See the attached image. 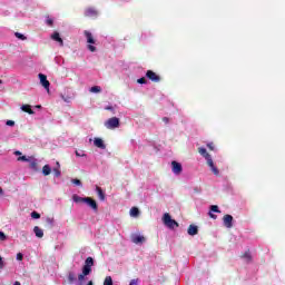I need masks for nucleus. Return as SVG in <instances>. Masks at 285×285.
<instances>
[{
	"mask_svg": "<svg viewBox=\"0 0 285 285\" xmlns=\"http://www.w3.org/2000/svg\"><path fill=\"white\" fill-rule=\"evenodd\" d=\"M96 193H97L100 202H106V194L104 193V189H101V187L97 186Z\"/></svg>",
	"mask_w": 285,
	"mask_h": 285,
	"instance_id": "obj_15",
	"label": "nucleus"
},
{
	"mask_svg": "<svg viewBox=\"0 0 285 285\" xmlns=\"http://www.w3.org/2000/svg\"><path fill=\"white\" fill-rule=\"evenodd\" d=\"M46 23H47V26H52V23H53L52 18H47Z\"/></svg>",
	"mask_w": 285,
	"mask_h": 285,
	"instance_id": "obj_38",
	"label": "nucleus"
},
{
	"mask_svg": "<svg viewBox=\"0 0 285 285\" xmlns=\"http://www.w3.org/2000/svg\"><path fill=\"white\" fill-rule=\"evenodd\" d=\"M129 214H130V217H139V208L132 207Z\"/></svg>",
	"mask_w": 285,
	"mask_h": 285,
	"instance_id": "obj_23",
	"label": "nucleus"
},
{
	"mask_svg": "<svg viewBox=\"0 0 285 285\" xmlns=\"http://www.w3.org/2000/svg\"><path fill=\"white\" fill-rule=\"evenodd\" d=\"M36 108H41V105L36 106Z\"/></svg>",
	"mask_w": 285,
	"mask_h": 285,
	"instance_id": "obj_52",
	"label": "nucleus"
},
{
	"mask_svg": "<svg viewBox=\"0 0 285 285\" xmlns=\"http://www.w3.org/2000/svg\"><path fill=\"white\" fill-rule=\"evenodd\" d=\"M207 148L210 150H215V147L213 146V142L207 144Z\"/></svg>",
	"mask_w": 285,
	"mask_h": 285,
	"instance_id": "obj_44",
	"label": "nucleus"
},
{
	"mask_svg": "<svg viewBox=\"0 0 285 285\" xmlns=\"http://www.w3.org/2000/svg\"><path fill=\"white\" fill-rule=\"evenodd\" d=\"M68 282L69 284H75V282H77V276L75 275V272L68 273Z\"/></svg>",
	"mask_w": 285,
	"mask_h": 285,
	"instance_id": "obj_21",
	"label": "nucleus"
},
{
	"mask_svg": "<svg viewBox=\"0 0 285 285\" xmlns=\"http://www.w3.org/2000/svg\"><path fill=\"white\" fill-rule=\"evenodd\" d=\"M50 173H52V168H50V165H45L42 167V175H45V177H48V175H50Z\"/></svg>",
	"mask_w": 285,
	"mask_h": 285,
	"instance_id": "obj_20",
	"label": "nucleus"
},
{
	"mask_svg": "<svg viewBox=\"0 0 285 285\" xmlns=\"http://www.w3.org/2000/svg\"><path fill=\"white\" fill-rule=\"evenodd\" d=\"M187 233L188 235L194 237V235H197V233H199V227H197V225H189Z\"/></svg>",
	"mask_w": 285,
	"mask_h": 285,
	"instance_id": "obj_14",
	"label": "nucleus"
},
{
	"mask_svg": "<svg viewBox=\"0 0 285 285\" xmlns=\"http://www.w3.org/2000/svg\"><path fill=\"white\" fill-rule=\"evenodd\" d=\"M31 217H32V219H40L41 215L39 213H37V212H32L31 213Z\"/></svg>",
	"mask_w": 285,
	"mask_h": 285,
	"instance_id": "obj_30",
	"label": "nucleus"
},
{
	"mask_svg": "<svg viewBox=\"0 0 285 285\" xmlns=\"http://www.w3.org/2000/svg\"><path fill=\"white\" fill-rule=\"evenodd\" d=\"M104 285H112V277L111 276H107L105 278Z\"/></svg>",
	"mask_w": 285,
	"mask_h": 285,
	"instance_id": "obj_28",
	"label": "nucleus"
},
{
	"mask_svg": "<svg viewBox=\"0 0 285 285\" xmlns=\"http://www.w3.org/2000/svg\"><path fill=\"white\" fill-rule=\"evenodd\" d=\"M17 161H27L31 170H35V173L39 170V160L35 156H21L17 158Z\"/></svg>",
	"mask_w": 285,
	"mask_h": 285,
	"instance_id": "obj_3",
	"label": "nucleus"
},
{
	"mask_svg": "<svg viewBox=\"0 0 285 285\" xmlns=\"http://www.w3.org/2000/svg\"><path fill=\"white\" fill-rule=\"evenodd\" d=\"M6 126H10V127L14 126V120H7Z\"/></svg>",
	"mask_w": 285,
	"mask_h": 285,
	"instance_id": "obj_39",
	"label": "nucleus"
},
{
	"mask_svg": "<svg viewBox=\"0 0 285 285\" xmlns=\"http://www.w3.org/2000/svg\"><path fill=\"white\" fill-rule=\"evenodd\" d=\"M60 97L65 101V104H70V100H71L70 96L66 97V96L61 95Z\"/></svg>",
	"mask_w": 285,
	"mask_h": 285,
	"instance_id": "obj_31",
	"label": "nucleus"
},
{
	"mask_svg": "<svg viewBox=\"0 0 285 285\" xmlns=\"http://www.w3.org/2000/svg\"><path fill=\"white\" fill-rule=\"evenodd\" d=\"M171 170L174 173V175H181V171L184 170V168L181 167V164L178 161H171Z\"/></svg>",
	"mask_w": 285,
	"mask_h": 285,
	"instance_id": "obj_8",
	"label": "nucleus"
},
{
	"mask_svg": "<svg viewBox=\"0 0 285 285\" xmlns=\"http://www.w3.org/2000/svg\"><path fill=\"white\" fill-rule=\"evenodd\" d=\"M243 258L246 261V262H250L253 259V256H250V252H246L244 255H243Z\"/></svg>",
	"mask_w": 285,
	"mask_h": 285,
	"instance_id": "obj_25",
	"label": "nucleus"
},
{
	"mask_svg": "<svg viewBox=\"0 0 285 285\" xmlns=\"http://www.w3.org/2000/svg\"><path fill=\"white\" fill-rule=\"evenodd\" d=\"M76 157H88V155H86V151L83 150H76Z\"/></svg>",
	"mask_w": 285,
	"mask_h": 285,
	"instance_id": "obj_27",
	"label": "nucleus"
},
{
	"mask_svg": "<svg viewBox=\"0 0 285 285\" xmlns=\"http://www.w3.org/2000/svg\"><path fill=\"white\" fill-rule=\"evenodd\" d=\"M164 124H170V119L168 117L163 118Z\"/></svg>",
	"mask_w": 285,
	"mask_h": 285,
	"instance_id": "obj_43",
	"label": "nucleus"
},
{
	"mask_svg": "<svg viewBox=\"0 0 285 285\" xmlns=\"http://www.w3.org/2000/svg\"><path fill=\"white\" fill-rule=\"evenodd\" d=\"M163 224H165V226L167 228H169L170 230H174V228H179V223H177V220L173 219V217L168 213L164 214Z\"/></svg>",
	"mask_w": 285,
	"mask_h": 285,
	"instance_id": "obj_4",
	"label": "nucleus"
},
{
	"mask_svg": "<svg viewBox=\"0 0 285 285\" xmlns=\"http://www.w3.org/2000/svg\"><path fill=\"white\" fill-rule=\"evenodd\" d=\"M129 285H139V279H131Z\"/></svg>",
	"mask_w": 285,
	"mask_h": 285,
	"instance_id": "obj_40",
	"label": "nucleus"
},
{
	"mask_svg": "<svg viewBox=\"0 0 285 285\" xmlns=\"http://www.w3.org/2000/svg\"><path fill=\"white\" fill-rule=\"evenodd\" d=\"M14 37H17V39H20L21 41H26V39H28L26 36H23V35L20 33V32H16V33H14Z\"/></svg>",
	"mask_w": 285,
	"mask_h": 285,
	"instance_id": "obj_26",
	"label": "nucleus"
},
{
	"mask_svg": "<svg viewBox=\"0 0 285 285\" xmlns=\"http://www.w3.org/2000/svg\"><path fill=\"white\" fill-rule=\"evenodd\" d=\"M146 77L147 79H150V81H154V83H159V81H161V77H159L157 73H155V71L153 70H148L146 72Z\"/></svg>",
	"mask_w": 285,
	"mask_h": 285,
	"instance_id": "obj_7",
	"label": "nucleus"
},
{
	"mask_svg": "<svg viewBox=\"0 0 285 285\" xmlns=\"http://www.w3.org/2000/svg\"><path fill=\"white\" fill-rule=\"evenodd\" d=\"M16 259H18V262H22L23 261V254L18 253Z\"/></svg>",
	"mask_w": 285,
	"mask_h": 285,
	"instance_id": "obj_37",
	"label": "nucleus"
},
{
	"mask_svg": "<svg viewBox=\"0 0 285 285\" xmlns=\"http://www.w3.org/2000/svg\"><path fill=\"white\" fill-rule=\"evenodd\" d=\"M1 83H3V80L0 79V86H1Z\"/></svg>",
	"mask_w": 285,
	"mask_h": 285,
	"instance_id": "obj_53",
	"label": "nucleus"
},
{
	"mask_svg": "<svg viewBox=\"0 0 285 285\" xmlns=\"http://www.w3.org/2000/svg\"><path fill=\"white\" fill-rule=\"evenodd\" d=\"M131 242L134 244H144V242H146V237H144L141 235L132 234L131 235Z\"/></svg>",
	"mask_w": 285,
	"mask_h": 285,
	"instance_id": "obj_11",
	"label": "nucleus"
},
{
	"mask_svg": "<svg viewBox=\"0 0 285 285\" xmlns=\"http://www.w3.org/2000/svg\"><path fill=\"white\" fill-rule=\"evenodd\" d=\"M209 217H212V219H217V215L213 214V212H209Z\"/></svg>",
	"mask_w": 285,
	"mask_h": 285,
	"instance_id": "obj_45",
	"label": "nucleus"
},
{
	"mask_svg": "<svg viewBox=\"0 0 285 285\" xmlns=\"http://www.w3.org/2000/svg\"><path fill=\"white\" fill-rule=\"evenodd\" d=\"M88 50H90V52H96L97 51V47L92 46V45H88Z\"/></svg>",
	"mask_w": 285,
	"mask_h": 285,
	"instance_id": "obj_35",
	"label": "nucleus"
},
{
	"mask_svg": "<svg viewBox=\"0 0 285 285\" xmlns=\"http://www.w3.org/2000/svg\"><path fill=\"white\" fill-rule=\"evenodd\" d=\"M21 110H23V112H28V115H35V110L30 108V105H22Z\"/></svg>",
	"mask_w": 285,
	"mask_h": 285,
	"instance_id": "obj_19",
	"label": "nucleus"
},
{
	"mask_svg": "<svg viewBox=\"0 0 285 285\" xmlns=\"http://www.w3.org/2000/svg\"><path fill=\"white\" fill-rule=\"evenodd\" d=\"M85 37L87 39V43H96L95 38H92V33L90 31H85Z\"/></svg>",
	"mask_w": 285,
	"mask_h": 285,
	"instance_id": "obj_16",
	"label": "nucleus"
},
{
	"mask_svg": "<svg viewBox=\"0 0 285 285\" xmlns=\"http://www.w3.org/2000/svg\"><path fill=\"white\" fill-rule=\"evenodd\" d=\"M85 204H87V206H89V208H91L92 210H95L97 213L98 206H97V202L95 199H92L90 197H86Z\"/></svg>",
	"mask_w": 285,
	"mask_h": 285,
	"instance_id": "obj_9",
	"label": "nucleus"
},
{
	"mask_svg": "<svg viewBox=\"0 0 285 285\" xmlns=\"http://www.w3.org/2000/svg\"><path fill=\"white\" fill-rule=\"evenodd\" d=\"M198 153H199V155H202L206 159L207 165L209 166V168L214 173V175H219V169H217L215 167V163L213 161V157L210 156V154H208L206 148H204V147L198 148Z\"/></svg>",
	"mask_w": 285,
	"mask_h": 285,
	"instance_id": "obj_2",
	"label": "nucleus"
},
{
	"mask_svg": "<svg viewBox=\"0 0 285 285\" xmlns=\"http://www.w3.org/2000/svg\"><path fill=\"white\" fill-rule=\"evenodd\" d=\"M223 223H224V226L226 227V228H233V216H230V215H225L224 217H223Z\"/></svg>",
	"mask_w": 285,
	"mask_h": 285,
	"instance_id": "obj_10",
	"label": "nucleus"
},
{
	"mask_svg": "<svg viewBox=\"0 0 285 285\" xmlns=\"http://www.w3.org/2000/svg\"><path fill=\"white\" fill-rule=\"evenodd\" d=\"M92 266H95V259L92 257H87L85 261V265L82 267V273L78 275V284L81 285L83 283V279L92 273Z\"/></svg>",
	"mask_w": 285,
	"mask_h": 285,
	"instance_id": "obj_1",
	"label": "nucleus"
},
{
	"mask_svg": "<svg viewBox=\"0 0 285 285\" xmlns=\"http://www.w3.org/2000/svg\"><path fill=\"white\" fill-rule=\"evenodd\" d=\"M39 79H40V83L42 87H45V89L47 90V92H50V81H48V77L43 73H39Z\"/></svg>",
	"mask_w": 285,
	"mask_h": 285,
	"instance_id": "obj_6",
	"label": "nucleus"
},
{
	"mask_svg": "<svg viewBox=\"0 0 285 285\" xmlns=\"http://www.w3.org/2000/svg\"><path fill=\"white\" fill-rule=\"evenodd\" d=\"M13 155H16V157H21L22 154H21V151L17 150L13 153Z\"/></svg>",
	"mask_w": 285,
	"mask_h": 285,
	"instance_id": "obj_46",
	"label": "nucleus"
},
{
	"mask_svg": "<svg viewBox=\"0 0 285 285\" xmlns=\"http://www.w3.org/2000/svg\"><path fill=\"white\" fill-rule=\"evenodd\" d=\"M105 126L106 128H108V130H115V128H119V118L117 117L109 118L105 122Z\"/></svg>",
	"mask_w": 285,
	"mask_h": 285,
	"instance_id": "obj_5",
	"label": "nucleus"
},
{
	"mask_svg": "<svg viewBox=\"0 0 285 285\" xmlns=\"http://www.w3.org/2000/svg\"><path fill=\"white\" fill-rule=\"evenodd\" d=\"M55 177H61V170L59 168H53Z\"/></svg>",
	"mask_w": 285,
	"mask_h": 285,
	"instance_id": "obj_32",
	"label": "nucleus"
},
{
	"mask_svg": "<svg viewBox=\"0 0 285 285\" xmlns=\"http://www.w3.org/2000/svg\"><path fill=\"white\" fill-rule=\"evenodd\" d=\"M13 285H21V283H19V281H16Z\"/></svg>",
	"mask_w": 285,
	"mask_h": 285,
	"instance_id": "obj_49",
	"label": "nucleus"
},
{
	"mask_svg": "<svg viewBox=\"0 0 285 285\" xmlns=\"http://www.w3.org/2000/svg\"><path fill=\"white\" fill-rule=\"evenodd\" d=\"M33 233H35L36 237H39V239H41V237H43V229H41L39 226L33 227Z\"/></svg>",
	"mask_w": 285,
	"mask_h": 285,
	"instance_id": "obj_18",
	"label": "nucleus"
},
{
	"mask_svg": "<svg viewBox=\"0 0 285 285\" xmlns=\"http://www.w3.org/2000/svg\"><path fill=\"white\" fill-rule=\"evenodd\" d=\"M71 184H75V186H81V180L73 178L71 179Z\"/></svg>",
	"mask_w": 285,
	"mask_h": 285,
	"instance_id": "obj_34",
	"label": "nucleus"
},
{
	"mask_svg": "<svg viewBox=\"0 0 285 285\" xmlns=\"http://www.w3.org/2000/svg\"><path fill=\"white\" fill-rule=\"evenodd\" d=\"M210 210H212V213H222V212L219 210V207H218L217 205H212V206H210Z\"/></svg>",
	"mask_w": 285,
	"mask_h": 285,
	"instance_id": "obj_29",
	"label": "nucleus"
},
{
	"mask_svg": "<svg viewBox=\"0 0 285 285\" xmlns=\"http://www.w3.org/2000/svg\"><path fill=\"white\" fill-rule=\"evenodd\" d=\"M72 199L76 204H86V197H80L79 195L75 194Z\"/></svg>",
	"mask_w": 285,
	"mask_h": 285,
	"instance_id": "obj_17",
	"label": "nucleus"
},
{
	"mask_svg": "<svg viewBox=\"0 0 285 285\" xmlns=\"http://www.w3.org/2000/svg\"><path fill=\"white\" fill-rule=\"evenodd\" d=\"M87 285H94L92 281H89Z\"/></svg>",
	"mask_w": 285,
	"mask_h": 285,
	"instance_id": "obj_51",
	"label": "nucleus"
},
{
	"mask_svg": "<svg viewBox=\"0 0 285 285\" xmlns=\"http://www.w3.org/2000/svg\"><path fill=\"white\" fill-rule=\"evenodd\" d=\"M105 110H110L111 112H115V108L112 106L105 107Z\"/></svg>",
	"mask_w": 285,
	"mask_h": 285,
	"instance_id": "obj_42",
	"label": "nucleus"
},
{
	"mask_svg": "<svg viewBox=\"0 0 285 285\" xmlns=\"http://www.w3.org/2000/svg\"><path fill=\"white\" fill-rule=\"evenodd\" d=\"M0 195H3V188L0 187Z\"/></svg>",
	"mask_w": 285,
	"mask_h": 285,
	"instance_id": "obj_50",
	"label": "nucleus"
},
{
	"mask_svg": "<svg viewBox=\"0 0 285 285\" xmlns=\"http://www.w3.org/2000/svg\"><path fill=\"white\" fill-rule=\"evenodd\" d=\"M46 222H47V224H49L50 226H52V224H55V218L48 217V218L46 219Z\"/></svg>",
	"mask_w": 285,
	"mask_h": 285,
	"instance_id": "obj_36",
	"label": "nucleus"
},
{
	"mask_svg": "<svg viewBox=\"0 0 285 285\" xmlns=\"http://www.w3.org/2000/svg\"><path fill=\"white\" fill-rule=\"evenodd\" d=\"M137 83H147V81H146V78H139L138 80H137Z\"/></svg>",
	"mask_w": 285,
	"mask_h": 285,
	"instance_id": "obj_41",
	"label": "nucleus"
},
{
	"mask_svg": "<svg viewBox=\"0 0 285 285\" xmlns=\"http://www.w3.org/2000/svg\"><path fill=\"white\" fill-rule=\"evenodd\" d=\"M6 239H8V236L6 235V233L0 232V242H6Z\"/></svg>",
	"mask_w": 285,
	"mask_h": 285,
	"instance_id": "obj_33",
	"label": "nucleus"
},
{
	"mask_svg": "<svg viewBox=\"0 0 285 285\" xmlns=\"http://www.w3.org/2000/svg\"><path fill=\"white\" fill-rule=\"evenodd\" d=\"M4 264H3V258L0 256V268H3Z\"/></svg>",
	"mask_w": 285,
	"mask_h": 285,
	"instance_id": "obj_47",
	"label": "nucleus"
},
{
	"mask_svg": "<svg viewBox=\"0 0 285 285\" xmlns=\"http://www.w3.org/2000/svg\"><path fill=\"white\" fill-rule=\"evenodd\" d=\"M56 166H57L56 168L58 169L61 168V165L59 164V161L56 163Z\"/></svg>",
	"mask_w": 285,
	"mask_h": 285,
	"instance_id": "obj_48",
	"label": "nucleus"
},
{
	"mask_svg": "<svg viewBox=\"0 0 285 285\" xmlns=\"http://www.w3.org/2000/svg\"><path fill=\"white\" fill-rule=\"evenodd\" d=\"M94 146H96V148H100V150H106V144L104 142V139H101V138H95Z\"/></svg>",
	"mask_w": 285,
	"mask_h": 285,
	"instance_id": "obj_12",
	"label": "nucleus"
},
{
	"mask_svg": "<svg viewBox=\"0 0 285 285\" xmlns=\"http://www.w3.org/2000/svg\"><path fill=\"white\" fill-rule=\"evenodd\" d=\"M89 92H95V94L101 92V87H99V86H94V87H91V88L89 89Z\"/></svg>",
	"mask_w": 285,
	"mask_h": 285,
	"instance_id": "obj_24",
	"label": "nucleus"
},
{
	"mask_svg": "<svg viewBox=\"0 0 285 285\" xmlns=\"http://www.w3.org/2000/svg\"><path fill=\"white\" fill-rule=\"evenodd\" d=\"M86 17H97V10L89 8L85 11Z\"/></svg>",
	"mask_w": 285,
	"mask_h": 285,
	"instance_id": "obj_22",
	"label": "nucleus"
},
{
	"mask_svg": "<svg viewBox=\"0 0 285 285\" xmlns=\"http://www.w3.org/2000/svg\"><path fill=\"white\" fill-rule=\"evenodd\" d=\"M51 39L53 41H57L59 43V46L61 48H63V39H61V36L59 35V32L55 31L52 35H51Z\"/></svg>",
	"mask_w": 285,
	"mask_h": 285,
	"instance_id": "obj_13",
	"label": "nucleus"
}]
</instances>
